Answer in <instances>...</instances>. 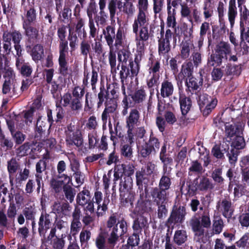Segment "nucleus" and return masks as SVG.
<instances>
[{"mask_svg": "<svg viewBox=\"0 0 249 249\" xmlns=\"http://www.w3.org/2000/svg\"><path fill=\"white\" fill-rule=\"evenodd\" d=\"M107 228L110 232L101 231L95 240V245L98 249H114L120 237L124 236L128 231L127 223L124 217H120L118 213H113L108 217Z\"/></svg>", "mask_w": 249, "mask_h": 249, "instance_id": "obj_1", "label": "nucleus"}, {"mask_svg": "<svg viewBox=\"0 0 249 249\" xmlns=\"http://www.w3.org/2000/svg\"><path fill=\"white\" fill-rule=\"evenodd\" d=\"M190 225L194 232L196 241L200 243H205L204 228L209 229L211 225L209 212H204L200 217L193 216L190 220Z\"/></svg>", "mask_w": 249, "mask_h": 249, "instance_id": "obj_2", "label": "nucleus"}, {"mask_svg": "<svg viewBox=\"0 0 249 249\" xmlns=\"http://www.w3.org/2000/svg\"><path fill=\"white\" fill-rule=\"evenodd\" d=\"M231 46L228 42H220L208 59V65L211 67H217L221 65L223 61H227L229 55L231 54Z\"/></svg>", "mask_w": 249, "mask_h": 249, "instance_id": "obj_3", "label": "nucleus"}, {"mask_svg": "<svg viewBox=\"0 0 249 249\" xmlns=\"http://www.w3.org/2000/svg\"><path fill=\"white\" fill-rule=\"evenodd\" d=\"M187 214L185 206L174 205L170 212L169 216L165 222V225L168 228L172 229L175 225L182 224L185 220Z\"/></svg>", "mask_w": 249, "mask_h": 249, "instance_id": "obj_4", "label": "nucleus"}, {"mask_svg": "<svg viewBox=\"0 0 249 249\" xmlns=\"http://www.w3.org/2000/svg\"><path fill=\"white\" fill-rule=\"evenodd\" d=\"M120 196L121 203L126 206L128 204H132L134 197L130 193V190L133 185V180L131 176L124 177L120 178Z\"/></svg>", "mask_w": 249, "mask_h": 249, "instance_id": "obj_5", "label": "nucleus"}, {"mask_svg": "<svg viewBox=\"0 0 249 249\" xmlns=\"http://www.w3.org/2000/svg\"><path fill=\"white\" fill-rule=\"evenodd\" d=\"M65 132L67 144L75 145L77 147L83 145L84 140L79 125L71 123L67 125Z\"/></svg>", "mask_w": 249, "mask_h": 249, "instance_id": "obj_6", "label": "nucleus"}, {"mask_svg": "<svg viewBox=\"0 0 249 249\" xmlns=\"http://www.w3.org/2000/svg\"><path fill=\"white\" fill-rule=\"evenodd\" d=\"M119 89V85L117 83H113L111 84L107 83L106 89L104 85H101L100 91L98 94L97 107L99 108L103 105L105 98H109L118 100Z\"/></svg>", "mask_w": 249, "mask_h": 249, "instance_id": "obj_7", "label": "nucleus"}, {"mask_svg": "<svg viewBox=\"0 0 249 249\" xmlns=\"http://www.w3.org/2000/svg\"><path fill=\"white\" fill-rule=\"evenodd\" d=\"M160 145L159 139L151 131L148 140L140 147V154L143 158L149 157L152 153L155 154L159 150Z\"/></svg>", "mask_w": 249, "mask_h": 249, "instance_id": "obj_8", "label": "nucleus"}, {"mask_svg": "<svg viewBox=\"0 0 249 249\" xmlns=\"http://www.w3.org/2000/svg\"><path fill=\"white\" fill-rule=\"evenodd\" d=\"M82 99L72 98L71 93L68 91L61 97L60 103L62 102L64 107H69L71 111L78 112L82 108Z\"/></svg>", "mask_w": 249, "mask_h": 249, "instance_id": "obj_9", "label": "nucleus"}, {"mask_svg": "<svg viewBox=\"0 0 249 249\" xmlns=\"http://www.w3.org/2000/svg\"><path fill=\"white\" fill-rule=\"evenodd\" d=\"M134 172L135 167L133 164H116L114 168V180H118L123 177L132 176Z\"/></svg>", "mask_w": 249, "mask_h": 249, "instance_id": "obj_10", "label": "nucleus"}, {"mask_svg": "<svg viewBox=\"0 0 249 249\" xmlns=\"http://www.w3.org/2000/svg\"><path fill=\"white\" fill-rule=\"evenodd\" d=\"M52 217L49 214L41 213L38 221V231L39 236L42 238V240L46 239V233L48 230L51 228Z\"/></svg>", "mask_w": 249, "mask_h": 249, "instance_id": "obj_11", "label": "nucleus"}, {"mask_svg": "<svg viewBox=\"0 0 249 249\" xmlns=\"http://www.w3.org/2000/svg\"><path fill=\"white\" fill-rule=\"evenodd\" d=\"M160 32V37L158 40V52L160 55H164L171 50L170 41L172 40V32Z\"/></svg>", "mask_w": 249, "mask_h": 249, "instance_id": "obj_12", "label": "nucleus"}, {"mask_svg": "<svg viewBox=\"0 0 249 249\" xmlns=\"http://www.w3.org/2000/svg\"><path fill=\"white\" fill-rule=\"evenodd\" d=\"M71 210V207L67 201L61 203L59 201H55L52 206V213L56 215V219L57 217L63 218L68 216Z\"/></svg>", "mask_w": 249, "mask_h": 249, "instance_id": "obj_13", "label": "nucleus"}, {"mask_svg": "<svg viewBox=\"0 0 249 249\" xmlns=\"http://www.w3.org/2000/svg\"><path fill=\"white\" fill-rule=\"evenodd\" d=\"M184 36L180 45V55L182 59H187L190 54L191 50L193 47V44L191 40V32H180Z\"/></svg>", "mask_w": 249, "mask_h": 249, "instance_id": "obj_14", "label": "nucleus"}, {"mask_svg": "<svg viewBox=\"0 0 249 249\" xmlns=\"http://www.w3.org/2000/svg\"><path fill=\"white\" fill-rule=\"evenodd\" d=\"M203 84V78L201 73L197 77L192 76L185 80V86L187 87L186 91L192 94H196L197 92H200V90Z\"/></svg>", "mask_w": 249, "mask_h": 249, "instance_id": "obj_15", "label": "nucleus"}, {"mask_svg": "<svg viewBox=\"0 0 249 249\" xmlns=\"http://www.w3.org/2000/svg\"><path fill=\"white\" fill-rule=\"evenodd\" d=\"M169 192L158 187H152L150 192V196L156 205L166 203L168 199Z\"/></svg>", "mask_w": 249, "mask_h": 249, "instance_id": "obj_16", "label": "nucleus"}, {"mask_svg": "<svg viewBox=\"0 0 249 249\" xmlns=\"http://www.w3.org/2000/svg\"><path fill=\"white\" fill-rule=\"evenodd\" d=\"M51 126L46 118L42 119V116H38L36 124L35 138L37 140H43Z\"/></svg>", "mask_w": 249, "mask_h": 249, "instance_id": "obj_17", "label": "nucleus"}, {"mask_svg": "<svg viewBox=\"0 0 249 249\" xmlns=\"http://www.w3.org/2000/svg\"><path fill=\"white\" fill-rule=\"evenodd\" d=\"M244 126L240 122L232 124L227 123L225 124V136L230 140L236 136L242 135Z\"/></svg>", "mask_w": 249, "mask_h": 249, "instance_id": "obj_18", "label": "nucleus"}, {"mask_svg": "<svg viewBox=\"0 0 249 249\" xmlns=\"http://www.w3.org/2000/svg\"><path fill=\"white\" fill-rule=\"evenodd\" d=\"M218 206L219 211L222 213L223 216L228 219L231 218L233 214L234 207L232 206L230 199L225 198L221 201H219L216 205Z\"/></svg>", "mask_w": 249, "mask_h": 249, "instance_id": "obj_19", "label": "nucleus"}, {"mask_svg": "<svg viewBox=\"0 0 249 249\" xmlns=\"http://www.w3.org/2000/svg\"><path fill=\"white\" fill-rule=\"evenodd\" d=\"M133 231L142 234V231H144L149 228V223L147 217L142 215L138 216L133 221L132 226Z\"/></svg>", "mask_w": 249, "mask_h": 249, "instance_id": "obj_20", "label": "nucleus"}, {"mask_svg": "<svg viewBox=\"0 0 249 249\" xmlns=\"http://www.w3.org/2000/svg\"><path fill=\"white\" fill-rule=\"evenodd\" d=\"M170 170L162 169V176L159 180L158 187L169 192V190L171 188L172 184L171 170V168H169Z\"/></svg>", "mask_w": 249, "mask_h": 249, "instance_id": "obj_21", "label": "nucleus"}, {"mask_svg": "<svg viewBox=\"0 0 249 249\" xmlns=\"http://www.w3.org/2000/svg\"><path fill=\"white\" fill-rule=\"evenodd\" d=\"M148 24L146 14L138 13L132 25L133 31H147Z\"/></svg>", "mask_w": 249, "mask_h": 249, "instance_id": "obj_22", "label": "nucleus"}, {"mask_svg": "<svg viewBox=\"0 0 249 249\" xmlns=\"http://www.w3.org/2000/svg\"><path fill=\"white\" fill-rule=\"evenodd\" d=\"M180 108L182 116H185L190 110L192 106L191 98L187 96L184 93L179 94L178 99Z\"/></svg>", "mask_w": 249, "mask_h": 249, "instance_id": "obj_23", "label": "nucleus"}, {"mask_svg": "<svg viewBox=\"0 0 249 249\" xmlns=\"http://www.w3.org/2000/svg\"><path fill=\"white\" fill-rule=\"evenodd\" d=\"M47 163L45 160L43 159L40 160L36 165V174L35 175L36 182L37 184L36 192L39 194L40 189L41 188V181L42 180V175H40L43 171L46 170Z\"/></svg>", "mask_w": 249, "mask_h": 249, "instance_id": "obj_24", "label": "nucleus"}, {"mask_svg": "<svg viewBox=\"0 0 249 249\" xmlns=\"http://www.w3.org/2000/svg\"><path fill=\"white\" fill-rule=\"evenodd\" d=\"M159 158L163 164L162 169H168V166L173 163V160L167 153L166 142H164L161 147Z\"/></svg>", "mask_w": 249, "mask_h": 249, "instance_id": "obj_25", "label": "nucleus"}, {"mask_svg": "<svg viewBox=\"0 0 249 249\" xmlns=\"http://www.w3.org/2000/svg\"><path fill=\"white\" fill-rule=\"evenodd\" d=\"M132 100V102L135 105L142 104L146 99L147 94L144 87L136 89L134 92L130 95Z\"/></svg>", "mask_w": 249, "mask_h": 249, "instance_id": "obj_26", "label": "nucleus"}, {"mask_svg": "<svg viewBox=\"0 0 249 249\" xmlns=\"http://www.w3.org/2000/svg\"><path fill=\"white\" fill-rule=\"evenodd\" d=\"M229 149V144H215L212 148V155L217 160L225 159L224 154Z\"/></svg>", "mask_w": 249, "mask_h": 249, "instance_id": "obj_27", "label": "nucleus"}, {"mask_svg": "<svg viewBox=\"0 0 249 249\" xmlns=\"http://www.w3.org/2000/svg\"><path fill=\"white\" fill-rule=\"evenodd\" d=\"M17 69L20 74L25 77H29L33 72V67L28 62L25 60L19 61L15 63Z\"/></svg>", "mask_w": 249, "mask_h": 249, "instance_id": "obj_28", "label": "nucleus"}, {"mask_svg": "<svg viewBox=\"0 0 249 249\" xmlns=\"http://www.w3.org/2000/svg\"><path fill=\"white\" fill-rule=\"evenodd\" d=\"M188 239V235L185 230H177L175 231L173 242L176 245L179 246L186 244Z\"/></svg>", "mask_w": 249, "mask_h": 249, "instance_id": "obj_29", "label": "nucleus"}, {"mask_svg": "<svg viewBox=\"0 0 249 249\" xmlns=\"http://www.w3.org/2000/svg\"><path fill=\"white\" fill-rule=\"evenodd\" d=\"M174 86L173 83L169 80H164L161 84L160 94L162 98L170 97L173 94Z\"/></svg>", "mask_w": 249, "mask_h": 249, "instance_id": "obj_30", "label": "nucleus"}, {"mask_svg": "<svg viewBox=\"0 0 249 249\" xmlns=\"http://www.w3.org/2000/svg\"><path fill=\"white\" fill-rule=\"evenodd\" d=\"M194 72V65L191 61L186 60L182 65L178 75L186 78L193 76Z\"/></svg>", "mask_w": 249, "mask_h": 249, "instance_id": "obj_31", "label": "nucleus"}, {"mask_svg": "<svg viewBox=\"0 0 249 249\" xmlns=\"http://www.w3.org/2000/svg\"><path fill=\"white\" fill-rule=\"evenodd\" d=\"M237 15L238 12L236 5V0H230L228 9V17L231 27L233 26L235 19Z\"/></svg>", "mask_w": 249, "mask_h": 249, "instance_id": "obj_32", "label": "nucleus"}, {"mask_svg": "<svg viewBox=\"0 0 249 249\" xmlns=\"http://www.w3.org/2000/svg\"><path fill=\"white\" fill-rule=\"evenodd\" d=\"M196 179H197L196 184H197L198 191L204 192L213 189V185L210 179L207 177L202 176L196 178Z\"/></svg>", "mask_w": 249, "mask_h": 249, "instance_id": "obj_33", "label": "nucleus"}, {"mask_svg": "<svg viewBox=\"0 0 249 249\" xmlns=\"http://www.w3.org/2000/svg\"><path fill=\"white\" fill-rule=\"evenodd\" d=\"M231 147L241 151L246 146L245 138L243 135H240L234 137L230 139Z\"/></svg>", "mask_w": 249, "mask_h": 249, "instance_id": "obj_34", "label": "nucleus"}, {"mask_svg": "<svg viewBox=\"0 0 249 249\" xmlns=\"http://www.w3.org/2000/svg\"><path fill=\"white\" fill-rule=\"evenodd\" d=\"M140 117V113L136 108L131 109L128 116L126 119V127H134L137 125Z\"/></svg>", "mask_w": 249, "mask_h": 249, "instance_id": "obj_35", "label": "nucleus"}, {"mask_svg": "<svg viewBox=\"0 0 249 249\" xmlns=\"http://www.w3.org/2000/svg\"><path fill=\"white\" fill-rule=\"evenodd\" d=\"M91 199L90 193L87 189H84L80 192L76 196L77 203L82 207H84Z\"/></svg>", "mask_w": 249, "mask_h": 249, "instance_id": "obj_36", "label": "nucleus"}, {"mask_svg": "<svg viewBox=\"0 0 249 249\" xmlns=\"http://www.w3.org/2000/svg\"><path fill=\"white\" fill-rule=\"evenodd\" d=\"M91 236V232L90 230L85 229L84 227L80 233L79 235V239L82 249L89 248V241L90 240Z\"/></svg>", "mask_w": 249, "mask_h": 249, "instance_id": "obj_37", "label": "nucleus"}, {"mask_svg": "<svg viewBox=\"0 0 249 249\" xmlns=\"http://www.w3.org/2000/svg\"><path fill=\"white\" fill-rule=\"evenodd\" d=\"M49 84L51 85V92L53 96L58 90L62 89L66 86V79L62 76H59L57 81L53 80Z\"/></svg>", "mask_w": 249, "mask_h": 249, "instance_id": "obj_38", "label": "nucleus"}, {"mask_svg": "<svg viewBox=\"0 0 249 249\" xmlns=\"http://www.w3.org/2000/svg\"><path fill=\"white\" fill-rule=\"evenodd\" d=\"M202 15L205 20H209L214 14L213 3H203L202 7Z\"/></svg>", "mask_w": 249, "mask_h": 249, "instance_id": "obj_39", "label": "nucleus"}, {"mask_svg": "<svg viewBox=\"0 0 249 249\" xmlns=\"http://www.w3.org/2000/svg\"><path fill=\"white\" fill-rule=\"evenodd\" d=\"M87 15L89 18V27L90 31H96V28L92 19V15L96 13V4L94 1H91L87 8Z\"/></svg>", "mask_w": 249, "mask_h": 249, "instance_id": "obj_40", "label": "nucleus"}, {"mask_svg": "<svg viewBox=\"0 0 249 249\" xmlns=\"http://www.w3.org/2000/svg\"><path fill=\"white\" fill-rule=\"evenodd\" d=\"M31 55L35 62H38L41 60L44 56L43 47L40 44L35 45L32 49Z\"/></svg>", "mask_w": 249, "mask_h": 249, "instance_id": "obj_41", "label": "nucleus"}, {"mask_svg": "<svg viewBox=\"0 0 249 249\" xmlns=\"http://www.w3.org/2000/svg\"><path fill=\"white\" fill-rule=\"evenodd\" d=\"M72 185L64 184L63 186V191L66 199L71 203L74 201L76 194V191L74 188L71 187Z\"/></svg>", "mask_w": 249, "mask_h": 249, "instance_id": "obj_42", "label": "nucleus"}, {"mask_svg": "<svg viewBox=\"0 0 249 249\" xmlns=\"http://www.w3.org/2000/svg\"><path fill=\"white\" fill-rule=\"evenodd\" d=\"M128 68H129V72H131L130 77L132 78L137 76L140 69V62L137 56L135 57L134 61L132 59L129 60Z\"/></svg>", "mask_w": 249, "mask_h": 249, "instance_id": "obj_43", "label": "nucleus"}, {"mask_svg": "<svg viewBox=\"0 0 249 249\" xmlns=\"http://www.w3.org/2000/svg\"><path fill=\"white\" fill-rule=\"evenodd\" d=\"M217 104V100L216 98L211 99L210 102L199 108L203 116H208L215 107Z\"/></svg>", "mask_w": 249, "mask_h": 249, "instance_id": "obj_44", "label": "nucleus"}, {"mask_svg": "<svg viewBox=\"0 0 249 249\" xmlns=\"http://www.w3.org/2000/svg\"><path fill=\"white\" fill-rule=\"evenodd\" d=\"M240 153L241 151L231 147L226 152V156L228 158L229 162L231 165L235 166Z\"/></svg>", "mask_w": 249, "mask_h": 249, "instance_id": "obj_45", "label": "nucleus"}, {"mask_svg": "<svg viewBox=\"0 0 249 249\" xmlns=\"http://www.w3.org/2000/svg\"><path fill=\"white\" fill-rule=\"evenodd\" d=\"M2 71L3 72V78L4 81H8L14 82L16 81L15 73L13 69L8 65L5 64Z\"/></svg>", "mask_w": 249, "mask_h": 249, "instance_id": "obj_46", "label": "nucleus"}, {"mask_svg": "<svg viewBox=\"0 0 249 249\" xmlns=\"http://www.w3.org/2000/svg\"><path fill=\"white\" fill-rule=\"evenodd\" d=\"M59 68L58 71L63 76H67L69 74V66L66 57L59 56L58 58Z\"/></svg>", "mask_w": 249, "mask_h": 249, "instance_id": "obj_47", "label": "nucleus"}, {"mask_svg": "<svg viewBox=\"0 0 249 249\" xmlns=\"http://www.w3.org/2000/svg\"><path fill=\"white\" fill-rule=\"evenodd\" d=\"M131 145V144L128 143L121 144L120 146L121 155L128 160H130L133 157V150Z\"/></svg>", "mask_w": 249, "mask_h": 249, "instance_id": "obj_48", "label": "nucleus"}, {"mask_svg": "<svg viewBox=\"0 0 249 249\" xmlns=\"http://www.w3.org/2000/svg\"><path fill=\"white\" fill-rule=\"evenodd\" d=\"M160 74H152L150 78L147 80L146 84L147 88L149 89L150 94L154 92V87H158L160 84Z\"/></svg>", "mask_w": 249, "mask_h": 249, "instance_id": "obj_49", "label": "nucleus"}, {"mask_svg": "<svg viewBox=\"0 0 249 249\" xmlns=\"http://www.w3.org/2000/svg\"><path fill=\"white\" fill-rule=\"evenodd\" d=\"M223 170L222 168H215L212 173V178L213 181L219 185L224 183L225 179L222 177Z\"/></svg>", "mask_w": 249, "mask_h": 249, "instance_id": "obj_50", "label": "nucleus"}, {"mask_svg": "<svg viewBox=\"0 0 249 249\" xmlns=\"http://www.w3.org/2000/svg\"><path fill=\"white\" fill-rule=\"evenodd\" d=\"M117 100L111 98H105V102H104L105 106V109L110 112V113H114L117 107Z\"/></svg>", "mask_w": 249, "mask_h": 249, "instance_id": "obj_51", "label": "nucleus"}, {"mask_svg": "<svg viewBox=\"0 0 249 249\" xmlns=\"http://www.w3.org/2000/svg\"><path fill=\"white\" fill-rule=\"evenodd\" d=\"M117 53L118 60L119 62L124 63V64H126L131 55L128 48L124 47L122 49L119 50Z\"/></svg>", "mask_w": 249, "mask_h": 249, "instance_id": "obj_52", "label": "nucleus"}, {"mask_svg": "<svg viewBox=\"0 0 249 249\" xmlns=\"http://www.w3.org/2000/svg\"><path fill=\"white\" fill-rule=\"evenodd\" d=\"M225 71L227 76L239 75L241 72V67L238 65L228 64L225 68Z\"/></svg>", "mask_w": 249, "mask_h": 249, "instance_id": "obj_53", "label": "nucleus"}, {"mask_svg": "<svg viewBox=\"0 0 249 249\" xmlns=\"http://www.w3.org/2000/svg\"><path fill=\"white\" fill-rule=\"evenodd\" d=\"M180 15L182 18H186L192 24L193 19L191 16L192 11L187 4L183 3L180 7Z\"/></svg>", "mask_w": 249, "mask_h": 249, "instance_id": "obj_54", "label": "nucleus"}, {"mask_svg": "<svg viewBox=\"0 0 249 249\" xmlns=\"http://www.w3.org/2000/svg\"><path fill=\"white\" fill-rule=\"evenodd\" d=\"M196 94L197 96L196 99L197 100L199 108L200 107H203V106L208 104L210 102L211 99H212L210 96L206 93L201 94V92H197Z\"/></svg>", "mask_w": 249, "mask_h": 249, "instance_id": "obj_55", "label": "nucleus"}, {"mask_svg": "<svg viewBox=\"0 0 249 249\" xmlns=\"http://www.w3.org/2000/svg\"><path fill=\"white\" fill-rule=\"evenodd\" d=\"M138 204L139 209L142 213L148 212L151 209V201L147 198L140 199L138 200Z\"/></svg>", "mask_w": 249, "mask_h": 249, "instance_id": "obj_56", "label": "nucleus"}, {"mask_svg": "<svg viewBox=\"0 0 249 249\" xmlns=\"http://www.w3.org/2000/svg\"><path fill=\"white\" fill-rule=\"evenodd\" d=\"M213 230L215 234H219L224 227L223 220L220 217H214L213 220Z\"/></svg>", "mask_w": 249, "mask_h": 249, "instance_id": "obj_57", "label": "nucleus"}, {"mask_svg": "<svg viewBox=\"0 0 249 249\" xmlns=\"http://www.w3.org/2000/svg\"><path fill=\"white\" fill-rule=\"evenodd\" d=\"M140 235L142 234L133 231V233L131 234L127 239V244L131 246L132 247H135L138 246L140 241Z\"/></svg>", "mask_w": 249, "mask_h": 249, "instance_id": "obj_58", "label": "nucleus"}, {"mask_svg": "<svg viewBox=\"0 0 249 249\" xmlns=\"http://www.w3.org/2000/svg\"><path fill=\"white\" fill-rule=\"evenodd\" d=\"M99 141V138H98L96 133H89L88 134V142H89V149H93L98 146L97 144Z\"/></svg>", "mask_w": 249, "mask_h": 249, "instance_id": "obj_59", "label": "nucleus"}, {"mask_svg": "<svg viewBox=\"0 0 249 249\" xmlns=\"http://www.w3.org/2000/svg\"><path fill=\"white\" fill-rule=\"evenodd\" d=\"M160 69V60L158 59L151 60V65L149 68V72L152 74H159V72Z\"/></svg>", "mask_w": 249, "mask_h": 249, "instance_id": "obj_60", "label": "nucleus"}, {"mask_svg": "<svg viewBox=\"0 0 249 249\" xmlns=\"http://www.w3.org/2000/svg\"><path fill=\"white\" fill-rule=\"evenodd\" d=\"M137 185L138 186L137 193L139 194L140 199L147 198L148 195L147 184L139 183Z\"/></svg>", "mask_w": 249, "mask_h": 249, "instance_id": "obj_61", "label": "nucleus"}, {"mask_svg": "<svg viewBox=\"0 0 249 249\" xmlns=\"http://www.w3.org/2000/svg\"><path fill=\"white\" fill-rule=\"evenodd\" d=\"M19 167L18 162L15 158H12L7 163V169L9 174H14Z\"/></svg>", "mask_w": 249, "mask_h": 249, "instance_id": "obj_62", "label": "nucleus"}, {"mask_svg": "<svg viewBox=\"0 0 249 249\" xmlns=\"http://www.w3.org/2000/svg\"><path fill=\"white\" fill-rule=\"evenodd\" d=\"M164 118L167 124L170 125H173L177 121V118L175 113L170 110H166L164 112Z\"/></svg>", "mask_w": 249, "mask_h": 249, "instance_id": "obj_63", "label": "nucleus"}, {"mask_svg": "<svg viewBox=\"0 0 249 249\" xmlns=\"http://www.w3.org/2000/svg\"><path fill=\"white\" fill-rule=\"evenodd\" d=\"M31 144L27 142L20 145L17 149V154L18 156L23 157L28 154L30 149Z\"/></svg>", "mask_w": 249, "mask_h": 249, "instance_id": "obj_64", "label": "nucleus"}]
</instances>
